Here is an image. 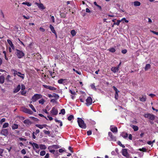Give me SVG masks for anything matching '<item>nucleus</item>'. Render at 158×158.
<instances>
[{"label":"nucleus","instance_id":"1","mask_svg":"<svg viewBox=\"0 0 158 158\" xmlns=\"http://www.w3.org/2000/svg\"><path fill=\"white\" fill-rule=\"evenodd\" d=\"M77 122L79 126L82 129H85L86 127V124L85 123L84 121L80 118H77Z\"/></svg>","mask_w":158,"mask_h":158},{"label":"nucleus","instance_id":"2","mask_svg":"<svg viewBox=\"0 0 158 158\" xmlns=\"http://www.w3.org/2000/svg\"><path fill=\"white\" fill-rule=\"evenodd\" d=\"M42 98V95L40 94H35L32 97L31 100L32 102H34Z\"/></svg>","mask_w":158,"mask_h":158},{"label":"nucleus","instance_id":"3","mask_svg":"<svg viewBox=\"0 0 158 158\" xmlns=\"http://www.w3.org/2000/svg\"><path fill=\"white\" fill-rule=\"evenodd\" d=\"M16 55L18 58L21 59L24 56L25 54L22 51L17 49H16Z\"/></svg>","mask_w":158,"mask_h":158},{"label":"nucleus","instance_id":"4","mask_svg":"<svg viewBox=\"0 0 158 158\" xmlns=\"http://www.w3.org/2000/svg\"><path fill=\"white\" fill-rule=\"evenodd\" d=\"M144 117L147 118L150 120L153 121L154 120L155 117V115L150 113L146 114L144 115Z\"/></svg>","mask_w":158,"mask_h":158},{"label":"nucleus","instance_id":"5","mask_svg":"<svg viewBox=\"0 0 158 158\" xmlns=\"http://www.w3.org/2000/svg\"><path fill=\"white\" fill-rule=\"evenodd\" d=\"M86 104L87 106H89L91 105L92 102V99L90 97H88L86 100Z\"/></svg>","mask_w":158,"mask_h":158},{"label":"nucleus","instance_id":"6","mask_svg":"<svg viewBox=\"0 0 158 158\" xmlns=\"http://www.w3.org/2000/svg\"><path fill=\"white\" fill-rule=\"evenodd\" d=\"M1 134L3 135H4L6 137L8 135V131L7 129H2Z\"/></svg>","mask_w":158,"mask_h":158},{"label":"nucleus","instance_id":"7","mask_svg":"<svg viewBox=\"0 0 158 158\" xmlns=\"http://www.w3.org/2000/svg\"><path fill=\"white\" fill-rule=\"evenodd\" d=\"M50 112L52 115H56L58 113V111L55 107H52Z\"/></svg>","mask_w":158,"mask_h":158},{"label":"nucleus","instance_id":"8","mask_svg":"<svg viewBox=\"0 0 158 158\" xmlns=\"http://www.w3.org/2000/svg\"><path fill=\"white\" fill-rule=\"evenodd\" d=\"M122 155L127 158H128L129 156V155L127 152V149H123L122 150Z\"/></svg>","mask_w":158,"mask_h":158},{"label":"nucleus","instance_id":"9","mask_svg":"<svg viewBox=\"0 0 158 158\" xmlns=\"http://www.w3.org/2000/svg\"><path fill=\"white\" fill-rule=\"evenodd\" d=\"M22 110L24 112L30 114H33V112L32 111L26 108H23Z\"/></svg>","mask_w":158,"mask_h":158},{"label":"nucleus","instance_id":"10","mask_svg":"<svg viewBox=\"0 0 158 158\" xmlns=\"http://www.w3.org/2000/svg\"><path fill=\"white\" fill-rule=\"evenodd\" d=\"M43 86L44 88L49 89L51 90L54 91L56 90V88L50 86H48L44 85H43Z\"/></svg>","mask_w":158,"mask_h":158},{"label":"nucleus","instance_id":"11","mask_svg":"<svg viewBox=\"0 0 158 158\" xmlns=\"http://www.w3.org/2000/svg\"><path fill=\"white\" fill-rule=\"evenodd\" d=\"M21 88L20 85H18L14 89L13 93L14 94L17 93L20 90Z\"/></svg>","mask_w":158,"mask_h":158},{"label":"nucleus","instance_id":"12","mask_svg":"<svg viewBox=\"0 0 158 158\" xmlns=\"http://www.w3.org/2000/svg\"><path fill=\"white\" fill-rule=\"evenodd\" d=\"M108 135L110 137V140L113 141H116V137L114 135H113L112 133L109 132L108 133Z\"/></svg>","mask_w":158,"mask_h":158},{"label":"nucleus","instance_id":"13","mask_svg":"<svg viewBox=\"0 0 158 158\" xmlns=\"http://www.w3.org/2000/svg\"><path fill=\"white\" fill-rule=\"evenodd\" d=\"M67 81V79H60L58 80V82L60 84H64Z\"/></svg>","mask_w":158,"mask_h":158},{"label":"nucleus","instance_id":"14","mask_svg":"<svg viewBox=\"0 0 158 158\" xmlns=\"http://www.w3.org/2000/svg\"><path fill=\"white\" fill-rule=\"evenodd\" d=\"M139 100L141 102H145L146 100V97L145 95H142L141 97L139 98Z\"/></svg>","mask_w":158,"mask_h":158},{"label":"nucleus","instance_id":"15","mask_svg":"<svg viewBox=\"0 0 158 158\" xmlns=\"http://www.w3.org/2000/svg\"><path fill=\"white\" fill-rule=\"evenodd\" d=\"M23 123L26 126H30L32 123L28 119H26L23 121Z\"/></svg>","mask_w":158,"mask_h":158},{"label":"nucleus","instance_id":"16","mask_svg":"<svg viewBox=\"0 0 158 158\" xmlns=\"http://www.w3.org/2000/svg\"><path fill=\"white\" fill-rule=\"evenodd\" d=\"M49 27L52 32L54 33L56 37H57V34L54 28L53 27L52 25L50 24L49 26Z\"/></svg>","mask_w":158,"mask_h":158},{"label":"nucleus","instance_id":"17","mask_svg":"<svg viewBox=\"0 0 158 158\" xmlns=\"http://www.w3.org/2000/svg\"><path fill=\"white\" fill-rule=\"evenodd\" d=\"M111 70L114 73L118 72V69L116 67H113L111 69Z\"/></svg>","mask_w":158,"mask_h":158},{"label":"nucleus","instance_id":"18","mask_svg":"<svg viewBox=\"0 0 158 158\" xmlns=\"http://www.w3.org/2000/svg\"><path fill=\"white\" fill-rule=\"evenodd\" d=\"M7 41L8 43L9 44V45H10L11 47L13 49H14V46L13 44H12V41L10 40H9V39L7 40Z\"/></svg>","mask_w":158,"mask_h":158},{"label":"nucleus","instance_id":"19","mask_svg":"<svg viewBox=\"0 0 158 158\" xmlns=\"http://www.w3.org/2000/svg\"><path fill=\"white\" fill-rule=\"evenodd\" d=\"M38 6L40 9H42L44 10L45 9V7H44L43 4L42 3L38 4L37 3Z\"/></svg>","mask_w":158,"mask_h":158},{"label":"nucleus","instance_id":"20","mask_svg":"<svg viewBox=\"0 0 158 158\" xmlns=\"http://www.w3.org/2000/svg\"><path fill=\"white\" fill-rule=\"evenodd\" d=\"M13 74L14 76H15L17 75H18L19 74H21V73L20 72H18L15 69H13Z\"/></svg>","mask_w":158,"mask_h":158},{"label":"nucleus","instance_id":"21","mask_svg":"<svg viewBox=\"0 0 158 158\" xmlns=\"http://www.w3.org/2000/svg\"><path fill=\"white\" fill-rule=\"evenodd\" d=\"M110 130L112 132L114 133H116L118 131L117 128L116 127L111 128Z\"/></svg>","mask_w":158,"mask_h":158},{"label":"nucleus","instance_id":"22","mask_svg":"<svg viewBox=\"0 0 158 158\" xmlns=\"http://www.w3.org/2000/svg\"><path fill=\"white\" fill-rule=\"evenodd\" d=\"M151 68V65L150 64H146L144 68L145 71H147L148 69Z\"/></svg>","mask_w":158,"mask_h":158},{"label":"nucleus","instance_id":"23","mask_svg":"<svg viewBox=\"0 0 158 158\" xmlns=\"http://www.w3.org/2000/svg\"><path fill=\"white\" fill-rule=\"evenodd\" d=\"M5 78L3 76H0V82L2 84L4 82Z\"/></svg>","mask_w":158,"mask_h":158},{"label":"nucleus","instance_id":"24","mask_svg":"<svg viewBox=\"0 0 158 158\" xmlns=\"http://www.w3.org/2000/svg\"><path fill=\"white\" fill-rule=\"evenodd\" d=\"M134 5L135 6H139L140 5L141 3L138 1H135L134 2Z\"/></svg>","mask_w":158,"mask_h":158},{"label":"nucleus","instance_id":"25","mask_svg":"<svg viewBox=\"0 0 158 158\" xmlns=\"http://www.w3.org/2000/svg\"><path fill=\"white\" fill-rule=\"evenodd\" d=\"M18 125L15 123H14L12 126V129L13 130L17 129L18 128Z\"/></svg>","mask_w":158,"mask_h":158},{"label":"nucleus","instance_id":"26","mask_svg":"<svg viewBox=\"0 0 158 158\" xmlns=\"http://www.w3.org/2000/svg\"><path fill=\"white\" fill-rule=\"evenodd\" d=\"M131 127L135 131H136L138 130V127L137 126L132 125Z\"/></svg>","mask_w":158,"mask_h":158},{"label":"nucleus","instance_id":"27","mask_svg":"<svg viewBox=\"0 0 158 158\" xmlns=\"http://www.w3.org/2000/svg\"><path fill=\"white\" fill-rule=\"evenodd\" d=\"M121 136L124 138H127L128 136V134L126 133H123L121 135Z\"/></svg>","mask_w":158,"mask_h":158},{"label":"nucleus","instance_id":"28","mask_svg":"<svg viewBox=\"0 0 158 158\" xmlns=\"http://www.w3.org/2000/svg\"><path fill=\"white\" fill-rule=\"evenodd\" d=\"M29 106L34 112H36V110L32 105L30 104Z\"/></svg>","mask_w":158,"mask_h":158},{"label":"nucleus","instance_id":"29","mask_svg":"<svg viewBox=\"0 0 158 158\" xmlns=\"http://www.w3.org/2000/svg\"><path fill=\"white\" fill-rule=\"evenodd\" d=\"M108 50H109L110 52H111L112 53L116 51V50H115V48H109V49H108Z\"/></svg>","mask_w":158,"mask_h":158},{"label":"nucleus","instance_id":"30","mask_svg":"<svg viewBox=\"0 0 158 158\" xmlns=\"http://www.w3.org/2000/svg\"><path fill=\"white\" fill-rule=\"evenodd\" d=\"M45 102V100L43 98H42L39 101V103L41 104L42 105L44 104Z\"/></svg>","mask_w":158,"mask_h":158},{"label":"nucleus","instance_id":"31","mask_svg":"<svg viewBox=\"0 0 158 158\" xmlns=\"http://www.w3.org/2000/svg\"><path fill=\"white\" fill-rule=\"evenodd\" d=\"M40 147L41 149H45L46 148L45 145L43 144H40Z\"/></svg>","mask_w":158,"mask_h":158},{"label":"nucleus","instance_id":"32","mask_svg":"<svg viewBox=\"0 0 158 158\" xmlns=\"http://www.w3.org/2000/svg\"><path fill=\"white\" fill-rule=\"evenodd\" d=\"M9 125V123H5L2 126V128H6V127H8Z\"/></svg>","mask_w":158,"mask_h":158},{"label":"nucleus","instance_id":"33","mask_svg":"<svg viewBox=\"0 0 158 158\" xmlns=\"http://www.w3.org/2000/svg\"><path fill=\"white\" fill-rule=\"evenodd\" d=\"M22 4L23 5H26L28 6H30L31 5V3H30L29 2H23V3H22Z\"/></svg>","mask_w":158,"mask_h":158},{"label":"nucleus","instance_id":"34","mask_svg":"<svg viewBox=\"0 0 158 158\" xmlns=\"http://www.w3.org/2000/svg\"><path fill=\"white\" fill-rule=\"evenodd\" d=\"M50 75L53 78L55 77V73L50 71H49Z\"/></svg>","mask_w":158,"mask_h":158},{"label":"nucleus","instance_id":"35","mask_svg":"<svg viewBox=\"0 0 158 158\" xmlns=\"http://www.w3.org/2000/svg\"><path fill=\"white\" fill-rule=\"evenodd\" d=\"M53 97L57 99L59 98V96L58 94L55 93H53Z\"/></svg>","mask_w":158,"mask_h":158},{"label":"nucleus","instance_id":"36","mask_svg":"<svg viewBox=\"0 0 158 158\" xmlns=\"http://www.w3.org/2000/svg\"><path fill=\"white\" fill-rule=\"evenodd\" d=\"M74 118V116L73 115H70L68 118V120L69 121H71L72 119H73Z\"/></svg>","mask_w":158,"mask_h":158},{"label":"nucleus","instance_id":"37","mask_svg":"<svg viewBox=\"0 0 158 158\" xmlns=\"http://www.w3.org/2000/svg\"><path fill=\"white\" fill-rule=\"evenodd\" d=\"M113 88L114 90L115 91V93L117 94L118 93V92H119V91L118 90V89L117 88H116V87L114 86H113Z\"/></svg>","mask_w":158,"mask_h":158},{"label":"nucleus","instance_id":"38","mask_svg":"<svg viewBox=\"0 0 158 158\" xmlns=\"http://www.w3.org/2000/svg\"><path fill=\"white\" fill-rule=\"evenodd\" d=\"M121 21V20H118L117 22H115L114 23V25H117L118 26Z\"/></svg>","mask_w":158,"mask_h":158},{"label":"nucleus","instance_id":"39","mask_svg":"<svg viewBox=\"0 0 158 158\" xmlns=\"http://www.w3.org/2000/svg\"><path fill=\"white\" fill-rule=\"evenodd\" d=\"M71 33L73 36H75L76 34V31L73 30L71 31Z\"/></svg>","mask_w":158,"mask_h":158},{"label":"nucleus","instance_id":"40","mask_svg":"<svg viewBox=\"0 0 158 158\" xmlns=\"http://www.w3.org/2000/svg\"><path fill=\"white\" fill-rule=\"evenodd\" d=\"M52 148L55 149H58L59 148V147L58 146L56 145H53L52 146Z\"/></svg>","mask_w":158,"mask_h":158},{"label":"nucleus","instance_id":"41","mask_svg":"<svg viewBox=\"0 0 158 158\" xmlns=\"http://www.w3.org/2000/svg\"><path fill=\"white\" fill-rule=\"evenodd\" d=\"M65 113V110L64 109H63L61 110L60 112L59 113V114H62L63 115H64Z\"/></svg>","mask_w":158,"mask_h":158},{"label":"nucleus","instance_id":"42","mask_svg":"<svg viewBox=\"0 0 158 158\" xmlns=\"http://www.w3.org/2000/svg\"><path fill=\"white\" fill-rule=\"evenodd\" d=\"M17 75L19 76V77H21V78H22L23 79L24 78V74H23L21 73V74H19L18 75Z\"/></svg>","mask_w":158,"mask_h":158},{"label":"nucleus","instance_id":"43","mask_svg":"<svg viewBox=\"0 0 158 158\" xmlns=\"http://www.w3.org/2000/svg\"><path fill=\"white\" fill-rule=\"evenodd\" d=\"M46 152L44 151H42L40 152V155L41 156H43L45 155Z\"/></svg>","mask_w":158,"mask_h":158},{"label":"nucleus","instance_id":"44","mask_svg":"<svg viewBox=\"0 0 158 158\" xmlns=\"http://www.w3.org/2000/svg\"><path fill=\"white\" fill-rule=\"evenodd\" d=\"M118 145L122 147V148H124L125 147V146L122 144L120 141H118Z\"/></svg>","mask_w":158,"mask_h":158},{"label":"nucleus","instance_id":"45","mask_svg":"<svg viewBox=\"0 0 158 158\" xmlns=\"http://www.w3.org/2000/svg\"><path fill=\"white\" fill-rule=\"evenodd\" d=\"M90 86H91V88L92 89H93L94 90H96V88L95 87V85H94V84H91Z\"/></svg>","mask_w":158,"mask_h":158},{"label":"nucleus","instance_id":"46","mask_svg":"<svg viewBox=\"0 0 158 158\" xmlns=\"http://www.w3.org/2000/svg\"><path fill=\"white\" fill-rule=\"evenodd\" d=\"M35 126L40 128V129H42V128H43V126H42V125H40V124H36L35 125Z\"/></svg>","mask_w":158,"mask_h":158},{"label":"nucleus","instance_id":"47","mask_svg":"<svg viewBox=\"0 0 158 158\" xmlns=\"http://www.w3.org/2000/svg\"><path fill=\"white\" fill-rule=\"evenodd\" d=\"M139 150L140 151H143L144 152H146V149L144 148H139Z\"/></svg>","mask_w":158,"mask_h":158},{"label":"nucleus","instance_id":"48","mask_svg":"<svg viewBox=\"0 0 158 158\" xmlns=\"http://www.w3.org/2000/svg\"><path fill=\"white\" fill-rule=\"evenodd\" d=\"M69 92L73 95H75L76 94V93L74 90H71L70 89Z\"/></svg>","mask_w":158,"mask_h":158},{"label":"nucleus","instance_id":"49","mask_svg":"<svg viewBox=\"0 0 158 158\" xmlns=\"http://www.w3.org/2000/svg\"><path fill=\"white\" fill-rule=\"evenodd\" d=\"M21 91V94L23 95H25L26 93V91L24 90H22Z\"/></svg>","mask_w":158,"mask_h":158},{"label":"nucleus","instance_id":"50","mask_svg":"<svg viewBox=\"0 0 158 158\" xmlns=\"http://www.w3.org/2000/svg\"><path fill=\"white\" fill-rule=\"evenodd\" d=\"M33 146H35L36 148H39V145H38L36 143H33Z\"/></svg>","mask_w":158,"mask_h":158},{"label":"nucleus","instance_id":"51","mask_svg":"<svg viewBox=\"0 0 158 158\" xmlns=\"http://www.w3.org/2000/svg\"><path fill=\"white\" fill-rule=\"evenodd\" d=\"M43 131L45 134L49 135L50 134V132L49 131L44 130Z\"/></svg>","mask_w":158,"mask_h":158},{"label":"nucleus","instance_id":"52","mask_svg":"<svg viewBox=\"0 0 158 158\" xmlns=\"http://www.w3.org/2000/svg\"><path fill=\"white\" fill-rule=\"evenodd\" d=\"M5 120L6 119L5 118L2 119L0 121V124H2L3 122H5Z\"/></svg>","mask_w":158,"mask_h":158},{"label":"nucleus","instance_id":"53","mask_svg":"<svg viewBox=\"0 0 158 158\" xmlns=\"http://www.w3.org/2000/svg\"><path fill=\"white\" fill-rule=\"evenodd\" d=\"M21 152L23 154H25L26 153V151L24 149H23L21 151Z\"/></svg>","mask_w":158,"mask_h":158},{"label":"nucleus","instance_id":"54","mask_svg":"<svg viewBox=\"0 0 158 158\" xmlns=\"http://www.w3.org/2000/svg\"><path fill=\"white\" fill-rule=\"evenodd\" d=\"M40 31L42 32H44L45 31V30L44 28L43 27H40Z\"/></svg>","mask_w":158,"mask_h":158},{"label":"nucleus","instance_id":"55","mask_svg":"<svg viewBox=\"0 0 158 158\" xmlns=\"http://www.w3.org/2000/svg\"><path fill=\"white\" fill-rule=\"evenodd\" d=\"M127 52V50L125 49L122 50L121 51L122 53L124 54H126Z\"/></svg>","mask_w":158,"mask_h":158},{"label":"nucleus","instance_id":"56","mask_svg":"<svg viewBox=\"0 0 158 158\" xmlns=\"http://www.w3.org/2000/svg\"><path fill=\"white\" fill-rule=\"evenodd\" d=\"M25 89V85L23 84H22L21 85V90H24Z\"/></svg>","mask_w":158,"mask_h":158},{"label":"nucleus","instance_id":"57","mask_svg":"<svg viewBox=\"0 0 158 158\" xmlns=\"http://www.w3.org/2000/svg\"><path fill=\"white\" fill-rule=\"evenodd\" d=\"M121 20V21H124L125 22L127 23L128 22V21L126 20L125 18H123Z\"/></svg>","mask_w":158,"mask_h":158},{"label":"nucleus","instance_id":"58","mask_svg":"<svg viewBox=\"0 0 158 158\" xmlns=\"http://www.w3.org/2000/svg\"><path fill=\"white\" fill-rule=\"evenodd\" d=\"M92 134V131H91L89 130L87 131V134L88 135H90Z\"/></svg>","mask_w":158,"mask_h":158},{"label":"nucleus","instance_id":"59","mask_svg":"<svg viewBox=\"0 0 158 158\" xmlns=\"http://www.w3.org/2000/svg\"><path fill=\"white\" fill-rule=\"evenodd\" d=\"M118 97V93H115L114 98L116 100H117Z\"/></svg>","mask_w":158,"mask_h":158},{"label":"nucleus","instance_id":"60","mask_svg":"<svg viewBox=\"0 0 158 158\" xmlns=\"http://www.w3.org/2000/svg\"><path fill=\"white\" fill-rule=\"evenodd\" d=\"M10 78V75H8L7 76V78L6 79L8 81H10L9 79Z\"/></svg>","mask_w":158,"mask_h":158},{"label":"nucleus","instance_id":"61","mask_svg":"<svg viewBox=\"0 0 158 158\" xmlns=\"http://www.w3.org/2000/svg\"><path fill=\"white\" fill-rule=\"evenodd\" d=\"M151 32L156 35H158V32L155 31H154L151 30Z\"/></svg>","mask_w":158,"mask_h":158},{"label":"nucleus","instance_id":"62","mask_svg":"<svg viewBox=\"0 0 158 158\" xmlns=\"http://www.w3.org/2000/svg\"><path fill=\"white\" fill-rule=\"evenodd\" d=\"M23 18H24V19H30V17L29 16H26L25 15H23Z\"/></svg>","mask_w":158,"mask_h":158},{"label":"nucleus","instance_id":"63","mask_svg":"<svg viewBox=\"0 0 158 158\" xmlns=\"http://www.w3.org/2000/svg\"><path fill=\"white\" fill-rule=\"evenodd\" d=\"M50 102H51L54 103V102H56V100L55 99H52L51 100Z\"/></svg>","mask_w":158,"mask_h":158},{"label":"nucleus","instance_id":"64","mask_svg":"<svg viewBox=\"0 0 158 158\" xmlns=\"http://www.w3.org/2000/svg\"><path fill=\"white\" fill-rule=\"evenodd\" d=\"M149 95L152 98H153L156 96V95L155 94H150Z\"/></svg>","mask_w":158,"mask_h":158}]
</instances>
